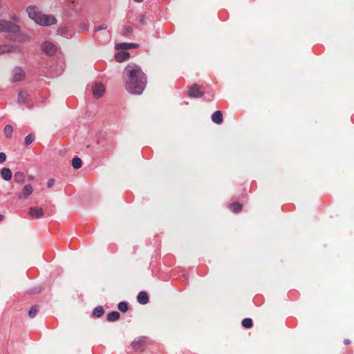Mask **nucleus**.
I'll return each mask as SVG.
<instances>
[{
    "label": "nucleus",
    "instance_id": "obj_1",
    "mask_svg": "<svg viewBox=\"0 0 354 354\" xmlns=\"http://www.w3.org/2000/svg\"><path fill=\"white\" fill-rule=\"evenodd\" d=\"M124 86L132 95H141L146 88L147 77L140 66L128 64L123 71Z\"/></svg>",
    "mask_w": 354,
    "mask_h": 354
},
{
    "label": "nucleus",
    "instance_id": "obj_2",
    "mask_svg": "<svg viewBox=\"0 0 354 354\" xmlns=\"http://www.w3.org/2000/svg\"><path fill=\"white\" fill-rule=\"evenodd\" d=\"M26 12L30 19L41 26H50L56 24V19L53 16L41 14L36 6H28Z\"/></svg>",
    "mask_w": 354,
    "mask_h": 354
},
{
    "label": "nucleus",
    "instance_id": "obj_3",
    "mask_svg": "<svg viewBox=\"0 0 354 354\" xmlns=\"http://www.w3.org/2000/svg\"><path fill=\"white\" fill-rule=\"evenodd\" d=\"M19 27L15 23L5 19H0V32L16 33Z\"/></svg>",
    "mask_w": 354,
    "mask_h": 354
},
{
    "label": "nucleus",
    "instance_id": "obj_4",
    "mask_svg": "<svg viewBox=\"0 0 354 354\" xmlns=\"http://www.w3.org/2000/svg\"><path fill=\"white\" fill-rule=\"evenodd\" d=\"M26 73L22 68L17 66L13 68L11 73L10 81L12 82H16L22 81L25 79Z\"/></svg>",
    "mask_w": 354,
    "mask_h": 354
},
{
    "label": "nucleus",
    "instance_id": "obj_5",
    "mask_svg": "<svg viewBox=\"0 0 354 354\" xmlns=\"http://www.w3.org/2000/svg\"><path fill=\"white\" fill-rule=\"evenodd\" d=\"M204 94L203 86L193 84L188 89V95L190 97H201Z\"/></svg>",
    "mask_w": 354,
    "mask_h": 354
},
{
    "label": "nucleus",
    "instance_id": "obj_6",
    "mask_svg": "<svg viewBox=\"0 0 354 354\" xmlns=\"http://www.w3.org/2000/svg\"><path fill=\"white\" fill-rule=\"evenodd\" d=\"M146 343L145 337H138L131 343V346L135 351L142 352L144 351V346Z\"/></svg>",
    "mask_w": 354,
    "mask_h": 354
},
{
    "label": "nucleus",
    "instance_id": "obj_7",
    "mask_svg": "<svg viewBox=\"0 0 354 354\" xmlns=\"http://www.w3.org/2000/svg\"><path fill=\"white\" fill-rule=\"evenodd\" d=\"M21 49L17 46L10 44H2L0 45V55L10 53H20Z\"/></svg>",
    "mask_w": 354,
    "mask_h": 354
},
{
    "label": "nucleus",
    "instance_id": "obj_8",
    "mask_svg": "<svg viewBox=\"0 0 354 354\" xmlns=\"http://www.w3.org/2000/svg\"><path fill=\"white\" fill-rule=\"evenodd\" d=\"M93 95L95 99L102 97L105 92V88L101 83H95L93 86Z\"/></svg>",
    "mask_w": 354,
    "mask_h": 354
},
{
    "label": "nucleus",
    "instance_id": "obj_9",
    "mask_svg": "<svg viewBox=\"0 0 354 354\" xmlns=\"http://www.w3.org/2000/svg\"><path fill=\"white\" fill-rule=\"evenodd\" d=\"M33 192V188L31 185H26L21 192L17 194L19 199L25 200L28 196L31 195Z\"/></svg>",
    "mask_w": 354,
    "mask_h": 354
},
{
    "label": "nucleus",
    "instance_id": "obj_10",
    "mask_svg": "<svg viewBox=\"0 0 354 354\" xmlns=\"http://www.w3.org/2000/svg\"><path fill=\"white\" fill-rule=\"evenodd\" d=\"M43 51L48 55H53L57 50V47L55 44L50 41H45L42 44Z\"/></svg>",
    "mask_w": 354,
    "mask_h": 354
},
{
    "label": "nucleus",
    "instance_id": "obj_11",
    "mask_svg": "<svg viewBox=\"0 0 354 354\" xmlns=\"http://www.w3.org/2000/svg\"><path fill=\"white\" fill-rule=\"evenodd\" d=\"M28 214L32 218H39L44 216V211L41 207H30Z\"/></svg>",
    "mask_w": 354,
    "mask_h": 354
},
{
    "label": "nucleus",
    "instance_id": "obj_12",
    "mask_svg": "<svg viewBox=\"0 0 354 354\" xmlns=\"http://www.w3.org/2000/svg\"><path fill=\"white\" fill-rule=\"evenodd\" d=\"M138 46L137 44L133 43H120L115 45V49L117 50H126L131 48H136Z\"/></svg>",
    "mask_w": 354,
    "mask_h": 354
},
{
    "label": "nucleus",
    "instance_id": "obj_13",
    "mask_svg": "<svg viewBox=\"0 0 354 354\" xmlns=\"http://www.w3.org/2000/svg\"><path fill=\"white\" fill-rule=\"evenodd\" d=\"M212 121L218 124L223 122V113L221 111H216L212 115Z\"/></svg>",
    "mask_w": 354,
    "mask_h": 354
},
{
    "label": "nucleus",
    "instance_id": "obj_14",
    "mask_svg": "<svg viewBox=\"0 0 354 354\" xmlns=\"http://www.w3.org/2000/svg\"><path fill=\"white\" fill-rule=\"evenodd\" d=\"M137 300L140 304H146L149 301L148 294L145 291H141L137 296Z\"/></svg>",
    "mask_w": 354,
    "mask_h": 354
},
{
    "label": "nucleus",
    "instance_id": "obj_15",
    "mask_svg": "<svg viewBox=\"0 0 354 354\" xmlns=\"http://www.w3.org/2000/svg\"><path fill=\"white\" fill-rule=\"evenodd\" d=\"M1 176L3 180L8 181L11 180L12 174L9 168H3L1 170Z\"/></svg>",
    "mask_w": 354,
    "mask_h": 354
},
{
    "label": "nucleus",
    "instance_id": "obj_16",
    "mask_svg": "<svg viewBox=\"0 0 354 354\" xmlns=\"http://www.w3.org/2000/svg\"><path fill=\"white\" fill-rule=\"evenodd\" d=\"M228 208L234 213H239L242 210L243 205L238 202H234L229 204Z\"/></svg>",
    "mask_w": 354,
    "mask_h": 354
},
{
    "label": "nucleus",
    "instance_id": "obj_17",
    "mask_svg": "<svg viewBox=\"0 0 354 354\" xmlns=\"http://www.w3.org/2000/svg\"><path fill=\"white\" fill-rule=\"evenodd\" d=\"M129 57V53L128 52H125V51L119 52V53H116L115 55V59L119 62L126 60Z\"/></svg>",
    "mask_w": 354,
    "mask_h": 354
},
{
    "label": "nucleus",
    "instance_id": "obj_18",
    "mask_svg": "<svg viewBox=\"0 0 354 354\" xmlns=\"http://www.w3.org/2000/svg\"><path fill=\"white\" fill-rule=\"evenodd\" d=\"M14 180L16 183L22 184L25 182V175L23 172L17 171L14 174Z\"/></svg>",
    "mask_w": 354,
    "mask_h": 354
},
{
    "label": "nucleus",
    "instance_id": "obj_19",
    "mask_svg": "<svg viewBox=\"0 0 354 354\" xmlns=\"http://www.w3.org/2000/svg\"><path fill=\"white\" fill-rule=\"evenodd\" d=\"M120 313L118 311H113L107 315V320L109 322H115L120 318Z\"/></svg>",
    "mask_w": 354,
    "mask_h": 354
},
{
    "label": "nucleus",
    "instance_id": "obj_20",
    "mask_svg": "<svg viewBox=\"0 0 354 354\" xmlns=\"http://www.w3.org/2000/svg\"><path fill=\"white\" fill-rule=\"evenodd\" d=\"M104 313V310L102 306H97L93 309V314L95 317H101Z\"/></svg>",
    "mask_w": 354,
    "mask_h": 354
},
{
    "label": "nucleus",
    "instance_id": "obj_21",
    "mask_svg": "<svg viewBox=\"0 0 354 354\" xmlns=\"http://www.w3.org/2000/svg\"><path fill=\"white\" fill-rule=\"evenodd\" d=\"M72 166L74 169H80L82 167V160L78 157H75L72 160Z\"/></svg>",
    "mask_w": 354,
    "mask_h": 354
},
{
    "label": "nucleus",
    "instance_id": "obj_22",
    "mask_svg": "<svg viewBox=\"0 0 354 354\" xmlns=\"http://www.w3.org/2000/svg\"><path fill=\"white\" fill-rule=\"evenodd\" d=\"M28 97L26 92L20 91L18 95V102L19 104H24Z\"/></svg>",
    "mask_w": 354,
    "mask_h": 354
},
{
    "label": "nucleus",
    "instance_id": "obj_23",
    "mask_svg": "<svg viewBox=\"0 0 354 354\" xmlns=\"http://www.w3.org/2000/svg\"><path fill=\"white\" fill-rule=\"evenodd\" d=\"M132 32H133V28L129 26H126L123 27L121 34L123 36H129L132 34Z\"/></svg>",
    "mask_w": 354,
    "mask_h": 354
},
{
    "label": "nucleus",
    "instance_id": "obj_24",
    "mask_svg": "<svg viewBox=\"0 0 354 354\" xmlns=\"http://www.w3.org/2000/svg\"><path fill=\"white\" fill-rule=\"evenodd\" d=\"M39 311L38 306H33L28 312V315L30 318H34Z\"/></svg>",
    "mask_w": 354,
    "mask_h": 354
},
{
    "label": "nucleus",
    "instance_id": "obj_25",
    "mask_svg": "<svg viewBox=\"0 0 354 354\" xmlns=\"http://www.w3.org/2000/svg\"><path fill=\"white\" fill-rule=\"evenodd\" d=\"M252 320L250 318H245L242 321V326L244 328H250L252 326Z\"/></svg>",
    "mask_w": 354,
    "mask_h": 354
},
{
    "label": "nucleus",
    "instance_id": "obj_26",
    "mask_svg": "<svg viewBox=\"0 0 354 354\" xmlns=\"http://www.w3.org/2000/svg\"><path fill=\"white\" fill-rule=\"evenodd\" d=\"M118 308L121 312L125 313L128 310V303L126 301H121L118 304Z\"/></svg>",
    "mask_w": 354,
    "mask_h": 354
},
{
    "label": "nucleus",
    "instance_id": "obj_27",
    "mask_svg": "<svg viewBox=\"0 0 354 354\" xmlns=\"http://www.w3.org/2000/svg\"><path fill=\"white\" fill-rule=\"evenodd\" d=\"M3 131H4V134H5L6 137H7V138L10 137L13 132L12 127L11 125H6L4 128Z\"/></svg>",
    "mask_w": 354,
    "mask_h": 354
},
{
    "label": "nucleus",
    "instance_id": "obj_28",
    "mask_svg": "<svg viewBox=\"0 0 354 354\" xmlns=\"http://www.w3.org/2000/svg\"><path fill=\"white\" fill-rule=\"evenodd\" d=\"M34 140L35 136L32 133H30L25 138V144L26 145H30L33 142Z\"/></svg>",
    "mask_w": 354,
    "mask_h": 354
},
{
    "label": "nucleus",
    "instance_id": "obj_29",
    "mask_svg": "<svg viewBox=\"0 0 354 354\" xmlns=\"http://www.w3.org/2000/svg\"><path fill=\"white\" fill-rule=\"evenodd\" d=\"M107 25L106 24H102L100 26H97L95 28V32H97V31H100V30H105L107 28Z\"/></svg>",
    "mask_w": 354,
    "mask_h": 354
},
{
    "label": "nucleus",
    "instance_id": "obj_30",
    "mask_svg": "<svg viewBox=\"0 0 354 354\" xmlns=\"http://www.w3.org/2000/svg\"><path fill=\"white\" fill-rule=\"evenodd\" d=\"M55 184V180L53 178H50L47 182V187L50 188Z\"/></svg>",
    "mask_w": 354,
    "mask_h": 354
},
{
    "label": "nucleus",
    "instance_id": "obj_31",
    "mask_svg": "<svg viewBox=\"0 0 354 354\" xmlns=\"http://www.w3.org/2000/svg\"><path fill=\"white\" fill-rule=\"evenodd\" d=\"M6 159V153L3 152H0V163L3 162Z\"/></svg>",
    "mask_w": 354,
    "mask_h": 354
},
{
    "label": "nucleus",
    "instance_id": "obj_32",
    "mask_svg": "<svg viewBox=\"0 0 354 354\" xmlns=\"http://www.w3.org/2000/svg\"><path fill=\"white\" fill-rule=\"evenodd\" d=\"M344 344L348 345V344H351V341L348 339H345L344 341Z\"/></svg>",
    "mask_w": 354,
    "mask_h": 354
},
{
    "label": "nucleus",
    "instance_id": "obj_33",
    "mask_svg": "<svg viewBox=\"0 0 354 354\" xmlns=\"http://www.w3.org/2000/svg\"><path fill=\"white\" fill-rule=\"evenodd\" d=\"M4 218V216L1 214H0V221H2Z\"/></svg>",
    "mask_w": 354,
    "mask_h": 354
},
{
    "label": "nucleus",
    "instance_id": "obj_34",
    "mask_svg": "<svg viewBox=\"0 0 354 354\" xmlns=\"http://www.w3.org/2000/svg\"><path fill=\"white\" fill-rule=\"evenodd\" d=\"M71 3H75V0H68Z\"/></svg>",
    "mask_w": 354,
    "mask_h": 354
},
{
    "label": "nucleus",
    "instance_id": "obj_35",
    "mask_svg": "<svg viewBox=\"0 0 354 354\" xmlns=\"http://www.w3.org/2000/svg\"><path fill=\"white\" fill-rule=\"evenodd\" d=\"M136 2H141L142 0H133Z\"/></svg>",
    "mask_w": 354,
    "mask_h": 354
}]
</instances>
